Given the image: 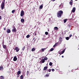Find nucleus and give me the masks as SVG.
Wrapping results in <instances>:
<instances>
[{"instance_id":"nucleus-1","label":"nucleus","mask_w":79,"mask_h":79,"mask_svg":"<svg viewBox=\"0 0 79 79\" xmlns=\"http://www.w3.org/2000/svg\"><path fill=\"white\" fill-rule=\"evenodd\" d=\"M63 13V12L62 10H60L57 12V17L58 18H61V16Z\"/></svg>"},{"instance_id":"nucleus-2","label":"nucleus","mask_w":79,"mask_h":79,"mask_svg":"<svg viewBox=\"0 0 79 79\" xmlns=\"http://www.w3.org/2000/svg\"><path fill=\"white\" fill-rule=\"evenodd\" d=\"M5 0H3V1L2 2L1 4V10H3L4 9V7H5Z\"/></svg>"},{"instance_id":"nucleus-3","label":"nucleus","mask_w":79,"mask_h":79,"mask_svg":"<svg viewBox=\"0 0 79 79\" xmlns=\"http://www.w3.org/2000/svg\"><path fill=\"white\" fill-rule=\"evenodd\" d=\"M12 32H16V29L15 26L13 27V29L12 30Z\"/></svg>"},{"instance_id":"nucleus-4","label":"nucleus","mask_w":79,"mask_h":79,"mask_svg":"<svg viewBox=\"0 0 79 79\" xmlns=\"http://www.w3.org/2000/svg\"><path fill=\"white\" fill-rule=\"evenodd\" d=\"M14 50H16V52H18L20 50V49L19 48H18V47H15V48L14 49Z\"/></svg>"},{"instance_id":"nucleus-5","label":"nucleus","mask_w":79,"mask_h":79,"mask_svg":"<svg viewBox=\"0 0 79 79\" xmlns=\"http://www.w3.org/2000/svg\"><path fill=\"white\" fill-rule=\"evenodd\" d=\"M24 15V11H23V10H22L21 12V14H20L21 16L22 17Z\"/></svg>"},{"instance_id":"nucleus-6","label":"nucleus","mask_w":79,"mask_h":79,"mask_svg":"<svg viewBox=\"0 0 79 79\" xmlns=\"http://www.w3.org/2000/svg\"><path fill=\"white\" fill-rule=\"evenodd\" d=\"M17 60H18V59L17 58V57H16V56H15L13 59V61H17Z\"/></svg>"},{"instance_id":"nucleus-7","label":"nucleus","mask_w":79,"mask_h":79,"mask_svg":"<svg viewBox=\"0 0 79 79\" xmlns=\"http://www.w3.org/2000/svg\"><path fill=\"white\" fill-rule=\"evenodd\" d=\"M73 0H71L70 2H69L70 5L72 6L73 5Z\"/></svg>"},{"instance_id":"nucleus-8","label":"nucleus","mask_w":79,"mask_h":79,"mask_svg":"<svg viewBox=\"0 0 79 79\" xmlns=\"http://www.w3.org/2000/svg\"><path fill=\"white\" fill-rule=\"evenodd\" d=\"M40 63H45V60L44 59H42L40 61Z\"/></svg>"},{"instance_id":"nucleus-9","label":"nucleus","mask_w":79,"mask_h":79,"mask_svg":"<svg viewBox=\"0 0 79 79\" xmlns=\"http://www.w3.org/2000/svg\"><path fill=\"white\" fill-rule=\"evenodd\" d=\"M76 11V8L75 7H73L72 10L71 11L73 13H74V12Z\"/></svg>"},{"instance_id":"nucleus-10","label":"nucleus","mask_w":79,"mask_h":79,"mask_svg":"<svg viewBox=\"0 0 79 79\" xmlns=\"http://www.w3.org/2000/svg\"><path fill=\"white\" fill-rule=\"evenodd\" d=\"M7 33H11V30L10 29H7L6 30Z\"/></svg>"},{"instance_id":"nucleus-11","label":"nucleus","mask_w":79,"mask_h":79,"mask_svg":"<svg viewBox=\"0 0 79 79\" xmlns=\"http://www.w3.org/2000/svg\"><path fill=\"white\" fill-rule=\"evenodd\" d=\"M48 68V67L47 66L44 67V68L43 69L44 71H45L46 70H47Z\"/></svg>"},{"instance_id":"nucleus-12","label":"nucleus","mask_w":79,"mask_h":79,"mask_svg":"<svg viewBox=\"0 0 79 79\" xmlns=\"http://www.w3.org/2000/svg\"><path fill=\"white\" fill-rule=\"evenodd\" d=\"M46 49H47V48H41V51H42V52H44V51H45V50H46Z\"/></svg>"},{"instance_id":"nucleus-13","label":"nucleus","mask_w":79,"mask_h":79,"mask_svg":"<svg viewBox=\"0 0 79 79\" xmlns=\"http://www.w3.org/2000/svg\"><path fill=\"white\" fill-rule=\"evenodd\" d=\"M21 23H24V19H21Z\"/></svg>"},{"instance_id":"nucleus-14","label":"nucleus","mask_w":79,"mask_h":79,"mask_svg":"<svg viewBox=\"0 0 79 79\" xmlns=\"http://www.w3.org/2000/svg\"><path fill=\"white\" fill-rule=\"evenodd\" d=\"M3 48H4V49H6V46L4 44H3Z\"/></svg>"},{"instance_id":"nucleus-15","label":"nucleus","mask_w":79,"mask_h":79,"mask_svg":"<svg viewBox=\"0 0 79 79\" xmlns=\"http://www.w3.org/2000/svg\"><path fill=\"white\" fill-rule=\"evenodd\" d=\"M58 42L56 43H55V45L53 46V47H56V46H57V45H58Z\"/></svg>"},{"instance_id":"nucleus-16","label":"nucleus","mask_w":79,"mask_h":79,"mask_svg":"<svg viewBox=\"0 0 79 79\" xmlns=\"http://www.w3.org/2000/svg\"><path fill=\"white\" fill-rule=\"evenodd\" d=\"M3 66L0 67V71H3Z\"/></svg>"},{"instance_id":"nucleus-17","label":"nucleus","mask_w":79,"mask_h":79,"mask_svg":"<svg viewBox=\"0 0 79 79\" xmlns=\"http://www.w3.org/2000/svg\"><path fill=\"white\" fill-rule=\"evenodd\" d=\"M35 50V48H33L31 49V51L32 52H34Z\"/></svg>"},{"instance_id":"nucleus-18","label":"nucleus","mask_w":79,"mask_h":79,"mask_svg":"<svg viewBox=\"0 0 79 79\" xmlns=\"http://www.w3.org/2000/svg\"><path fill=\"white\" fill-rule=\"evenodd\" d=\"M21 73V71H19L17 72V74H19L20 75Z\"/></svg>"},{"instance_id":"nucleus-19","label":"nucleus","mask_w":79,"mask_h":79,"mask_svg":"<svg viewBox=\"0 0 79 79\" xmlns=\"http://www.w3.org/2000/svg\"><path fill=\"white\" fill-rule=\"evenodd\" d=\"M26 73H27V76H29V71L28 70V71H27Z\"/></svg>"},{"instance_id":"nucleus-20","label":"nucleus","mask_w":79,"mask_h":79,"mask_svg":"<svg viewBox=\"0 0 79 79\" xmlns=\"http://www.w3.org/2000/svg\"><path fill=\"white\" fill-rule=\"evenodd\" d=\"M20 79H24V76L23 75H22L20 77Z\"/></svg>"},{"instance_id":"nucleus-21","label":"nucleus","mask_w":79,"mask_h":79,"mask_svg":"<svg viewBox=\"0 0 79 79\" xmlns=\"http://www.w3.org/2000/svg\"><path fill=\"white\" fill-rule=\"evenodd\" d=\"M59 40L61 42V41L63 40V38H62V37H60L59 38Z\"/></svg>"},{"instance_id":"nucleus-22","label":"nucleus","mask_w":79,"mask_h":79,"mask_svg":"<svg viewBox=\"0 0 79 79\" xmlns=\"http://www.w3.org/2000/svg\"><path fill=\"white\" fill-rule=\"evenodd\" d=\"M54 50V48H52L50 49V52H52V51H53Z\"/></svg>"},{"instance_id":"nucleus-23","label":"nucleus","mask_w":79,"mask_h":79,"mask_svg":"<svg viewBox=\"0 0 79 79\" xmlns=\"http://www.w3.org/2000/svg\"><path fill=\"white\" fill-rule=\"evenodd\" d=\"M52 64H53V63H52V62H49V66H52Z\"/></svg>"},{"instance_id":"nucleus-24","label":"nucleus","mask_w":79,"mask_h":79,"mask_svg":"<svg viewBox=\"0 0 79 79\" xmlns=\"http://www.w3.org/2000/svg\"><path fill=\"white\" fill-rule=\"evenodd\" d=\"M54 29L55 30H58V28L57 27H54Z\"/></svg>"},{"instance_id":"nucleus-25","label":"nucleus","mask_w":79,"mask_h":79,"mask_svg":"<svg viewBox=\"0 0 79 79\" xmlns=\"http://www.w3.org/2000/svg\"><path fill=\"white\" fill-rule=\"evenodd\" d=\"M0 79H4V77L3 76H1L0 77Z\"/></svg>"},{"instance_id":"nucleus-26","label":"nucleus","mask_w":79,"mask_h":79,"mask_svg":"<svg viewBox=\"0 0 79 79\" xmlns=\"http://www.w3.org/2000/svg\"><path fill=\"white\" fill-rule=\"evenodd\" d=\"M15 11H16V10H13L12 11V13H15Z\"/></svg>"},{"instance_id":"nucleus-27","label":"nucleus","mask_w":79,"mask_h":79,"mask_svg":"<svg viewBox=\"0 0 79 79\" xmlns=\"http://www.w3.org/2000/svg\"><path fill=\"white\" fill-rule=\"evenodd\" d=\"M43 8V5H41L40 6V9H42V8Z\"/></svg>"},{"instance_id":"nucleus-28","label":"nucleus","mask_w":79,"mask_h":79,"mask_svg":"<svg viewBox=\"0 0 79 79\" xmlns=\"http://www.w3.org/2000/svg\"><path fill=\"white\" fill-rule=\"evenodd\" d=\"M66 39L67 40H69V37H67L66 38Z\"/></svg>"},{"instance_id":"nucleus-29","label":"nucleus","mask_w":79,"mask_h":79,"mask_svg":"<svg viewBox=\"0 0 79 79\" xmlns=\"http://www.w3.org/2000/svg\"><path fill=\"white\" fill-rule=\"evenodd\" d=\"M27 38H29V37H30V35H28L26 37Z\"/></svg>"},{"instance_id":"nucleus-30","label":"nucleus","mask_w":79,"mask_h":79,"mask_svg":"<svg viewBox=\"0 0 79 79\" xmlns=\"http://www.w3.org/2000/svg\"><path fill=\"white\" fill-rule=\"evenodd\" d=\"M64 23H65L66 22V21H67V19H65L64 20Z\"/></svg>"},{"instance_id":"nucleus-31","label":"nucleus","mask_w":79,"mask_h":79,"mask_svg":"<svg viewBox=\"0 0 79 79\" xmlns=\"http://www.w3.org/2000/svg\"><path fill=\"white\" fill-rule=\"evenodd\" d=\"M44 60H48V58L47 57H45L44 58Z\"/></svg>"},{"instance_id":"nucleus-32","label":"nucleus","mask_w":79,"mask_h":79,"mask_svg":"<svg viewBox=\"0 0 79 79\" xmlns=\"http://www.w3.org/2000/svg\"><path fill=\"white\" fill-rule=\"evenodd\" d=\"M65 50L64 49L61 52L62 53V54H63L64 53V52Z\"/></svg>"},{"instance_id":"nucleus-33","label":"nucleus","mask_w":79,"mask_h":79,"mask_svg":"<svg viewBox=\"0 0 79 79\" xmlns=\"http://www.w3.org/2000/svg\"><path fill=\"white\" fill-rule=\"evenodd\" d=\"M25 49V46H23V48L22 49V50L23 51H24V50Z\"/></svg>"},{"instance_id":"nucleus-34","label":"nucleus","mask_w":79,"mask_h":79,"mask_svg":"<svg viewBox=\"0 0 79 79\" xmlns=\"http://www.w3.org/2000/svg\"><path fill=\"white\" fill-rule=\"evenodd\" d=\"M45 34H46V35H48V32H45Z\"/></svg>"},{"instance_id":"nucleus-35","label":"nucleus","mask_w":79,"mask_h":79,"mask_svg":"<svg viewBox=\"0 0 79 79\" xmlns=\"http://www.w3.org/2000/svg\"><path fill=\"white\" fill-rule=\"evenodd\" d=\"M45 76L46 77H49V74H48V75L47 74V75H46Z\"/></svg>"},{"instance_id":"nucleus-36","label":"nucleus","mask_w":79,"mask_h":79,"mask_svg":"<svg viewBox=\"0 0 79 79\" xmlns=\"http://www.w3.org/2000/svg\"><path fill=\"white\" fill-rule=\"evenodd\" d=\"M59 54H60V55H62V54H63V53H62L61 52H60L59 53Z\"/></svg>"},{"instance_id":"nucleus-37","label":"nucleus","mask_w":79,"mask_h":79,"mask_svg":"<svg viewBox=\"0 0 79 79\" xmlns=\"http://www.w3.org/2000/svg\"><path fill=\"white\" fill-rule=\"evenodd\" d=\"M17 77H19V74H17Z\"/></svg>"},{"instance_id":"nucleus-38","label":"nucleus","mask_w":79,"mask_h":79,"mask_svg":"<svg viewBox=\"0 0 79 79\" xmlns=\"http://www.w3.org/2000/svg\"><path fill=\"white\" fill-rule=\"evenodd\" d=\"M52 72H53L54 71H55V69H52Z\"/></svg>"},{"instance_id":"nucleus-39","label":"nucleus","mask_w":79,"mask_h":79,"mask_svg":"<svg viewBox=\"0 0 79 79\" xmlns=\"http://www.w3.org/2000/svg\"><path fill=\"white\" fill-rule=\"evenodd\" d=\"M48 72H51V69H49L48 71Z\"/></svg>"},{"instance_id":"nucleus-40","label":"nucleus","mask_w":79,"mask_h":79,"mask_svg":"<svg viewBox=\"0 0 79 79\" xmlns=\"http://www.w3.org/2000/svg\"><path fill=\"white\" fill-rule=\"evenodd\" d=\"M69 37H72V34H70V35H69Z\"/></svg>"},{"instance_id":"nucleus-41","label":"nucleus","mask_w":79,"mask_h":79,"mask_svg":"<svg viewBox=\"0 0 79 79\" xmlns=\"http://www.w3.org/2000/svg\"><path fill=\"white\" fill-rule=\"evenodd\" d=\"M3 29L4 31H6V28L5 27Z\"/></svg>"},{"instance_id":"nucleus-42","label":"nucleus","mask_w":79,"mask_h":79,"mask_svg":"<svg viewBox=\"0 0 79 79\" xmlns=\"http://www.w3.org/2000/svg\"><path fill=\"white\" fill-rule=\"evenodd\" d=\"M56 0H51L52 2H54Z\"/></svg>"},{"instance_id":"nucleus-43","label":"nucleus","mask_w":79,"mask_h":79,"mask_svg":"<svg viewBox=\"0 0 79 79\" xmlns=\"http://www.w3.org/2000/svg\"><path fill=\"white\" fill-rule=\"evenodd\" d=\"M2 19V16H0V20Z\"/></svg>"},{"instance_id":"nucleus-44","label":"nucleus","mask_w":79,"mask_h":79,"mask_svg":"<svg viewBox=\"0 0 79 79\" xmlns=\"http://www.w3.org/2000/svg\"><path fill=\"white\" fill-rule=\"evenodd\" d=\"M35 35H37V33H35Z\"/></svg>"},{"instance_id":"nucleus-45","label":"nucleus","mask_w":79,"mask_h":79,"mask_svg":"<svg viewBox=\"0 0 79 79\" xmlns=\"http://www.w3.org/2000/svg\"><path fill=\"white\" fill-rule=\"evenodd\" d=\"M62 58H64V56H62Z\"/></svg>"},{"instance_id":"nucleus-46","label":"nucleus","mask_w":79,"mask_h":79,"mask_svg":"<svg viewBox=\"0 0 79 79\" xmlns=\"http://www.w3.org/2000/svg\"><path fill=\"white\" fill-rule=\"evenodd\" d=\"M68 26H69V27H70L71 26H70V25H68Z\"/></svg>"},{"instance_id":"nucleus-47","label":"nucleus","mask_w":79,"mask_h":79,"mask_svg":"<svg viewBox=\"0 0 79 79\" xmlns=\"http://www.w3.org/2000/svg\"><path fill=\"white\" fill-rule=\"evenodd\" d=\"M73 71H74V70H72V72H73Z\"/></svg>"},{"instance_id":"nucleus-48","label":"nucleus","mask_w":79,"mask_h":79,"mask_svg":"<svg viewBox=\"0 0 79 79\" xmlns=\"http://www.w3.org/2000/svg\"><path fill=\"white\" fill-rule=\"evenodd\" d=\"M34 39H35V38H34L33 40H34Z\"/></svg>"},{"instance_id":"nucleus-49","label":"nucleus","mask_w":79,"mask_h":79,"mask_svg":"<svg viewBox=\"0 0 79 79\" xmlns=\"http://www.w3.org/2000/svg\"><path fill=\"white\" fill-rule=\"evenodd\" d=\"M11 44V43H10L9 44Z\"/></svg>"},{"instance_id":"nucleus-50","label":"nucleus","mask_w":79,"mask_h":79,"mask_svg":"<svg viewBox=\"0 0 79 79\" xmlns=\"http://www.w3.org/2000/svg\"><path fill=\"white\" fill-rule=\"evenodd\" d=\"M59 6L60 7L61 6V5H60Z\"/></svg>"},{"instance_id":"nucleus-51","label":"nucleus","mask_w":79,"mask_h":79,"mask_svg":"<svg viewBox=\"0 0 79 79\" xmlns=\"http://www.w3.org/2000/svg\"><path fill=\"white\" fill-rule=\"evenodd\" d=\"M51 16H52V17H51V18H52V15H51Z\"/></svg>"},{"instance_id":"nucleus-52","label":"nucleus","mask_w":79,"mask_h":79,"mask_svg":"<svg viewBox=\"0 0 79 79\" xmlns=\"http://www.w3.org/2000/svg\"><path fill=\"white\" fill-rule=\"evenodd\" d=\"M75 1H77V0H75Z\"/></svg>"},{"instance_id":"nucleus-53","label":"nucleus","mask_w":79,"mask_h":79,"mask_svg":"<svg viewBox=\"0 0 79 79\" xmlns=\"http://www.w3.org/2000/svg\"><path fill=\"white\" fill-rule=\"evenodd\" d=\"M69 73V72H68V73Z\"/></svg>"},{"instance_id":"nucleus-54","label":"nucleus","mask_w":79,"mask_h":79,"mask_svg":"<svg viewBox=\"0 0 79 79\" xmlns=\"http://www.w3.org/2000/svg\"><path fill=\"white\" fill-rule=\"evenodd\" d=\"M34 34V33H33V34Z\"/></svg>"},{"instance_id":"nucleus-55","label":"nucleus","mask_w":79,"mask_h":79,"mask_svg":"<svg viewBox=\"0 0 79 79\" xmlns=\"http://www.w3.org/2000/svg\"><path fill=\"white\" fill-rule=\"evenodd\" d=\"M78 37H79V36Z\"/></svg>"}]
</instances>
